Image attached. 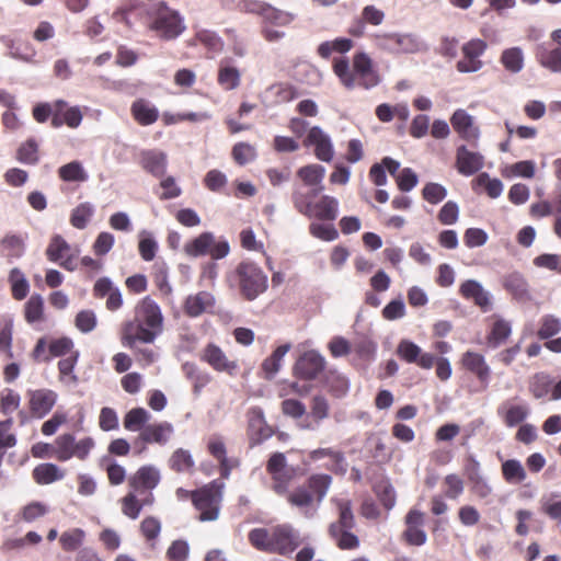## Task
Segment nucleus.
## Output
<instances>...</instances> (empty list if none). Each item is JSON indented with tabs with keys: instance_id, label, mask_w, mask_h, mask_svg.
<instances>
[{
	"instance_id": "1",
	"label": "nucleus",
	"mask_w": 561,
	"mask_h": 561,
	"mask_svg": "<svg viewBox=\"0 0 561 561\" xmlns=\"http://www.w3.org/2000/svg\"><path fill=\"white\" fill-rule=\"evenodd\" d=\"M271 489L279 496H285L287 503L296 507L305 517H312L327 496L332 484V477L327 473L310 474L302 485L289 490L295 477V470L288 469L270 474Z\"/></svg>"
},
{
	"instance_id": "2",
	"label": "nucleus",
	"mask_w": 561,
	"mask_h": 561,
	"mask_svg": "<svg viewBox=\"0 0 561 561\" xmlns=\"http://www.w3.org/2000/svg\"><path fill=\"white\" fill-rule=\"evenodd\" d=\"M145 18L147 28L156 34L161 41H174L186 28L181 14L168 7L164 2L144 5H130L114 12V18L127 26L133 25V20L138 16Z\"/></svg>"
},
{
	"instance_id": "3",
	"label": "nucleus",
	"mask_w": 561,
	"mask_h": 561,
	"mask_svg": "<svg viewBox=\"0 0 561 561\" xmlns=\"http://www.w3.org/2000/svg\"><path fill=\"white\" fill-rule=\"evenodd\" d=\"M163 320L159 305L150 296L144 297L135 306L134 319L122 324L121 343L128 348L153 343L163 331Z\"/></svg>"
},
{
	"instance_id": "4",
	"label": "nucleus",
	"mask_w": 561,
	"mask_h": 561,
	"mask_svg": "<svg viewBox=\"0 0 561 561\" xmlns=\"http://www.w3.org/2000/svg\"><path fill=\"white\" fill-rule=\"evenodd\" d=\"M332 69L340 82L348 90L355 87L369 90L381 81L373 59L365 51H356L353 55L352 66L347 57L334 58Z\"/></svg>"
},
{
	"instance_id": "5",
	"label": "nucleus",
	"mask_w": 561,
	"mask_h": 561,
	"mask_svg": "<svg viewBox=\"0 0 561 561\" xmlns=\"http://www.w3.org/2000/svg\"><path fill=\"white\" fill-rule=\"evenodd\" d=\"M248 540L259 551L279 556L291 554L302 543L299 531L290 524L253 528Z\"/></svg>"
},
{
	"instance_id": "6",
	"label": "nucleus",
	"mask_w": 561,
	"mask_h": 561,
	"mask_svg": "<svg viewBox=\"0 0 561 561\" xmlns=\"http://www.w3.org/2000/svg\"><path fill=\"white\" fill-rule=\"evenodd\" d=\"M230 287L238 289L245 300L252 301L264 294L268 287L267 274L253 261H241L233 271L227 275Z\"/></svg>"
},
{
	"instance_id": "7",
	"label": "nucleus",
	"mask_w": 561,
	"mask_h": 561,
	"mask_svg": "<svg viewBox=\"0 0 561 561\" xmlns=\"http://www.w3.org/2000/svg\"><path fill=\"white\" fill-rule=\"evenodd\" d=\"M320 190L304 191L299 187L295 188L291 194L294 207L299 214L309 219L333 221L339 215V201L333 196L322 195L317 202H313Z\"/></svg>"
},
{
	"instance_id": "8",
	"label": "nucleus",
	"mask_w": 561,
	"mask_h": 561,
	"mask_svg": "<svg viewBox=\"0 0 561 561\" xmlns=\"http://www.w3.org/2000/svg\"><path fill=\"white\" fill-rule=\"evenodd\" d=\"M331 503L337 511V519L329 525V535L341 550H355L359 547V538L352 533L355 527L353 503L347 497L334 496Z\"/></svg>"
},
{
	"instance_id": "9",
	"label": "nucleus",
	"mask_w": 561,
	"mask_h": 561,
	"mask_svg": "<svg viewBox=\"0 0 561 561\" xmlns=\"http://www.w3.org/2000/svg\"><path fill=\"white\" fill-rule=\"evenodd\" d=\"M183 251L190 257L209 255L211 260H221L229 254L230 245L227 240H216L211 232L205 231L187 241Z\"/></svg>"
},
{
	"instance_id": "10",
	"label": "nucleus",
	"mask_w": 561,
	"mask_h": 561,
	"mask_svg": "<svg viewBox=\"0 0 561 561\" xmlns=\"http://www.w3.org/2000/svg\"><path fill=\"white\" fill-rule=\"evenodd\" d=\"M222 500L221 488L215 482L193 491V505L199 512L201 522H213L219 516Z\"/></svg>"
},
{
	"instance_id": "11",
	"label": "nucleus",
	"mask_w": 561,
	"mask_h": 561,
	"mask_svg": "<svg viewBox=\"0 0 561 561\" xmlns=\"http://www.w3.org/2000/svg\"><path fill=\"white\" fill-rule=\"evenodd\" d=\"M294 20V13L277 9L270 4L268 8L262 12L261 34L267 42H278L285 36V33L275 30L274 27L287 26Z\"/></svg>"
},
{
	"instance_id": "12",
	"label": "nucleus",
	"mask_w": 561,
	"mask_h": 561,
	"mask_svg": "<svg viewBox=\"0 0 561 561\" xmlns=\"http://www.w3.org/2000/svg\"><path fill=\"white\" fill-rule=\"evenodd\" d=\"M325 358L314 350L304 352L293 366V375L305 381L318 379L325 371Z\"/></svg>"
},
{
	"instance_id": "13",
	"label": "nucleus",
	"mask_w": 561,
	"mask_h": 561,
	"mask_svg": "<svg viewBox=\"0 0 561 561\" xmlns=\"http://www.w3.org/2000/svg\"><path fill=\"white\" fill-rule=\"evenodd\" d=\"M375 43L379 49L394 55L414 54L420 50V42L411 34H377Z\"/></svg>"
},
{
	"instance_id": "14",
	"label": "nucleus",
	"mask_w": 561,
	"mask_h": 561,
	"mask_svg": "<svg viewBox=\"0 0 561 561\" xmlns=\"http://www.w3.org/2000/svg\"><path fill=\"white\" fill-rule=\"evenodd\" d=\"M528 390L537 400H561V377L556 380L547 373H537L529 378Z\"/></svg>"
},
{
	"instance_id": "15",
	"label": "nucleus",
	"mask_w": 561,
	"mask_h": 561,
	"mask_svg": "<svg viewBox=\"0 0 561 561\" xmlns=\"http://www.w3.org/2000/svg\"><path fill=\"white\" fill-rule=\"evenodd\" d=\"M488 43L481 38H472L461 47L462 58L457 61L456 69L461 73L477 72L483 67L480 57L485 53Z\"/></svg>"
},
{
	"instance_id": "16",
	"label": "nucleus",
	"mask_w": 561,
	"mask_h": 561,
	"mask_svg": "<svg viewBox=\"0 0 561 561\" xmlns=\"http://www.w3.org/2000/svg\"><path fill=\"white\" fill-rule=\"evenodd\" d=\"M28 413L35 419H43L55 407L58 394L51 389H30L26 391Z\"/></svg>"
},
{
	"instance_id": "17",
	"label": "nucleus",
	"mask_w": 561,
	"mask_h": 561,
	"mask_svg": "<svg viewBox=\"0 0 561 561\" xmlns=\"http://www.w3.org/2000/svg\"><path fill=\"white\" fill-rule=\"evenodd\" d=\"M199 358L218 373H226L229 376H234L239 370L238 362L229 359L221 347L215 343L206 344L201 352Z\"/></svg>"
},
{
	"instance_id": "18",
	"label": "nucleus",
	"mask_w": 561,
	"mask_h": 561,
	"mask_svg": "<svg viewBox=\"0 0 561 561\" xmlns=\"http://www.w3.org/2000/svg\"><path fill=\"white\" fill-rule=\"evenodd\" d=\"M302 145L312 147L316 158L323 162H331L334 157V147L330 136L319 126L308 129Z\"/></svg>"
},
{
	"instance_id": "19",
	"label": "nucleus",
	"mask_w": 561,
	"mask_h": 561,
	"mask_svg": "<svg viewBox=\"0 0 561 561\" xmlns=\"http://www.w3.org/2000/svg\"><path fill=\"white\" fill-rule=\"evenodd\" d=\"M404 524L402 540L409 546H423L427 540V535L423 529L424 514L416 508H411L404 517Z\"/></svg>"
},
{
	"instance_id": "20",
	"label": "nucleus",
	"mask_w": 561,
	"mask_h": 561,
	"mask_svg": "<svg viewBox=\"0 0 561 561\" xmlns=\"http://www.w3.org/2000/svg\"><path fill=\"white\" fill-rule=\"evenodd\" d=\"M397 355L408 364H415L422 369L434 367V354L423 352L422 348L410 340H401L397 347Z\"/></svg>"
},
{
	"instance_id": "21",
	"label": "nucleus",
	"mask_w": 561,
	"mask_h": 561,
	"mask_svg": "<svg viewBox=\"0 0 561 561\" xmlns=\"http://www.w3.org/2000/svg\"><path fill=\"white\" fill-rule=\"evenodd\" d=\"M460 365L478 379L483 389L488 388L491 379V368L482 354L467 351L461 355Z\"/></svg>"
},
{
	"instance_id": "22",
	"label": "nucleus",
	"mask_w": 561,
	"mask_h": 561,
	"mask_svg": "<svg viewBox=\"0 0 561 561\" xmlns=\"http://www.w3.org/2000/svg\"><path fill=\"white\" fill-rule=\"evenodd\" d=\"M274 430L265 420L261 408L254 407L248 412V436L251 445H259L265 439L272 437Z\"/></svg>"
},
{
	"instance_id": "23",
	"label": "nucleus",
	"mask_w": 561,
	"mask_h": 561,
	"mask_svg": "<svg viewBox=\"0 0 561 561\" xmlns=\"http://www.w3.org/2000/svg\"><path fill=\"white\" fill-rule=\"evenodd\" d=\"M206 447L208 454L218 461L221 478L227 479L231 470L238 466V460L227 456L225 439L220 435H211L207 440Z\"/></svg>"
},
{
	"instance_id": "24",
	"label": "nucleus",
	"mask_w": 561,
	"mask_h": 561,
	"mask_svg": "<svg viewBox=\"0 0 561 561\" xmlns=\"http://www.w3.org/2000/svg\"><path fill=\"white\" fill-rule=\"evenodd\" d=\"M459 295L469 301H472L482 312L492 309V296L483 286L474 279H467L459 286Z\"/></svg>"
},
{
	"instance_id": "25",
	"label": "nucleus",
	"mask_w": 561,
	"mask_h": 561,
	"mask_svg": "<svg viewBox=\"0 0 561 561\" xmlns=\"http://www.w3.org/2000/svg\"><path fill=\"white\" fill-rule=\"evenodd\" d=\"M160 479L159 470L151 465H146L128 478V485L139 494L148 493L159 484Z\"/></svg>"
},
{
	"instance_id": "26",
	"label": "nucleus",
	"mask_w": 561,
	"mask_h": 561,
	"mask_svg": "<svg viewBox=\"0 0 561 561\" xmlns=\"http://www.w3.org/2000/svg\"><path fill=\"white\" fill-rule=\"evenodd\" d=\"M139 165L154 178H163L168 167V156L159 149H144L138 153Z\"/></svg>"
},
{
	"instance_id": "27",
	"label": "nucleus",
	"mask_w": 561,
	"mask_h": 561,
	"mask_svg": "<svg viewBox=\"0 0 561 561\" xmlns=\"http://www.w3.org/2000/svg\"><path fill=\"white\" fill-rule=\"evenodd\" d=\"M174 427L170 422H156L147 424L138 435V440L144 444H157L160 446L167 445L172 435Z\"/></svg>"
},
{
	"instance_id": "28",
	"label": "nucleus",
	"mask_w": 561,
	"mask_h": 561,
	"mask_svg": "<svg viewBox=\"0 0 561 561\" xmlns=\"http://www.w3.org/2000/svg\"><path fill=\"white\" fill-rule=\"evenodd\" d=\"M309 417L299 424L301 430H314L322 421L330 416L331 407L327 397L322 393L312 396L309 402Z\"/></svg>"
},
{
	"instance_id": "29",
	"label": "nucleus",
	"mask_w": 561,
	"mask_h": 561,
	"mask_svg": "<svg viewBox=\"0 0 561 561\" xmlns=\"http://www.w3.org/2000/svg\"><path fill=\"white\" fill-rule=\"evenodd\" d=\"M215 304L214 295L202 290L186 297L183 304V311L190 318H197L205 312H209L215 307Z\"/></svg>"
},
{
	"instance_id": "30",
	"label": "nucleus",
	"mask_w": 561,
	"mask_h": 561,
	"mask_svg": "<svg viewBox=\"0 0 561 561\" xmlns=\"http://www.w3.org/2000/svg\"><path fill=\"white\" fill-rule=\"evenodd\" d=\"M483 167V157L460 146L456 153V168L462 175L469 176L477 173Z\"/></svg>"
},
{
	"instance_id": "31",
	"label": "nucleus",
	"mask_w": 561,
	"mask_h": 561,
	"mask_svg": "<svg viewBox=\"0 0 561 561\" xmlns=\"http://www.w3.org/2000/svg\"><path fill=\"white\" fill-rule=\"evenodd\" d=\"M308 457L312 461L329 458L330 461L324 466L328 470L336 474H344L346 472L345 457L341 450L333 448H318L311 450Z\"/></svg>"
},
{
	"instance_id": "32",
	"label": "nucleus",
	"mask_w": 561,
	"mask_h": 561,
	"mask_svg": "<svg viewBox=\"0 0 561 561\" xmlns=\"http://www.w3.org/2000/svg\"><path fill=\"white\" fill-rule=\"evenodd\" d=\"M130 114L140 126H149L159 119L158 108L146 99H137L131 103Z\"/></svg>"
},
{
	"instance_id": "33",
	"label": "nucleus",
	"mask_w": 561,
	"mask_h": 561,
	"mask_svg": "<svg viewBox=\"0 0 561 561\" xmlns=\"http://www.w3.org/2000/svg\"><path fill=\"white\" fill-rule=\"evenodd\" d=\"M450 123L455 131L465 140L471 141L479 137V129L473 124V118L465 110H457Z\"/></svg>"
},
{
	"instance_id": "34",
	"label": "nucleus",
	"mask_w": 561,
	"mask_h": 561,
	"mask_svg": "<svg viewBox=\"0 0 561 561\" xmlns=\"http://www.w3.org/2000/svg\"><path fill=\"white\" fill-rule=\"evenodd\" d=\"M217 82L225 91H232L240 87L241 83V71L231 65V60L225 58L220 60Z\"/></svg>"
},
{
	"instance_id": "35",
	"label": "nucleus",
	"mask_w": 561,
	"mask_h": 561,
	"mask_svg": "<svg viewBox=\"0 0 561 561\" xmlns=\"http://www.w3.org/2000/svg\"><path fill=\"white\" fill-rule=\"evenodd\" d=\"M138 492L131 490L121 500L123 514L131 519L138 518L142 507L151 505L154 501L151 492L146 493L142 499H138Z\"/></svg>"
},
{
	"instance_id": "36",
	"label": "nucleus",
	"mask_w": 561,
	"mask_h": 561,
	"mask_svg": "<svg viewBox=\"0 0 561 561\" xmlns=\"http://www.w3.org/2000/svg\"><path fill=\"white\" fill-rule=\"evenodd\" d=\"M497 414L507 427H514L527 419L529 409L526 404L504 402L497 408Z\"/></svg>"
},
{
	"instance_id": "37",
	"label": "nucleus",
	"mask_w": 561,
	"mask_h": 561,
	"mask_svg": "<svg viewBox=\"0 0 561 561\" xmlns=\"http://www.w3.org/2000/svg\"><path fill=\"white\" fill-rule=\"evenodd\" d=\"M536 57L542 67L552 72H561V47L541 44L537 47Z\"/></svg>"
},
{
	"instance_id": "38",
	"label": "nucleus",
	"mask_w": 561,
	"mask_h": 561,
	"mask_svg": "<svg viewBox=\"0 0 561 561\" xmlns=\"http://www.w3.org/2000/svg\"><path fill=\"white\" fill-rule=\"evenodd\" d=\"M184 376L192 382L193 392L199 396L202 390L210 383L213 377L209 373L199 369L194 363L186 362L182 365Z\"/></svg>"
},
{
	"instance_id": "39",
	"label": "nucleus",
	"mask_w": 561,
	"mask_h": 561,
	"mask_svg": "<svg viewBox=\"0 0 561 561\" xmlns=\"http://www.w3.org/2000/svg\"><path fill=\"white\" fill-rule=\"evenodd\" d=\"M512 333L511 323L502 318H496L486 334V344L491 348H497L506 342Z\"/></svg>"
},
{
	"instance_id": "40",
	"label": "nucleus",
	"mask_w": 561,
	"mask_h": 561,
	"mask_svg": "<svg viewBox=\"0 0 561 561\" xmlns=\"http://www.w3.org/2000/svg\"><path fill=\"white\" fill-rule=\"evenodd\" d=\"M503 287L518 300H529L530 295L525 277L519 273H511L503 278Z\"/></svg>"
},
{
	"instance_id": "41",
	"label": "nucleus",
	"mask_w": 561,
	"mask_h": 561,
	"mask_svg": "<svg viewBox=\"0 0 561 561\" xmlns=\"http://www.w3.org/2000/svg\"><path fill=\"white\" fill-rule=\"evenodd\" d=\"M15 159L23 164H37L41 159L38 141L34 137H30L21 142L15 151Z\"/></svg>"
},
{
	"instance_id": "42",
	"label": "nucleus",
	"mask_w": 561,
	"mask_h": 561,
	"mask_svg": "<svg viewBox=\"0 0 561 561\" xmlns=\"http://www.w3.org/2000/svg\"><path fill=\"white\" fill-rule=\"evenodd\" d=\"M32 477L37 484L46 485L61 480L65 473L57 465L46 462L36 466L32 471Z\"/></svg>"
},
{
	"instance_id": "43",
	"label": "nucleus",
	"mask_w": 561,
	"mask_h": 561,
	"mask_svg": "<svg viewBox=\"0 0 561 561\" xmlns=\"http://www.w3.org/2000/svg\"><path fill=\"white\" fill-rule=\"evenodd\" d=\"M168 466L176 473H191L194 471L195 460L187 449L178 448L171 454Z\"/></svg>"
},
{
	"instance_id": "44",
	"label": "nucleus",
	"mask_w": 561,
	"mask_h": 561,
	"mask_svg": "<svg viewBox=\"0 0 561 561\" xmlns=\"http://www.w3.org/2000/svg\"><path fill=\"white\" fill-rule=\"evenodd\" d=\"M323 385L328 391L335 398H341L348 391L350 385L345 376L334 369L323 373Z\"/></svg>"
},
{
	"instance_id": "45",
	"label": "nucleus",
	"mask_w": 561,
	"mask_h": 561,
	"mask_svg": "<svg viewBox=\"0 0 561 561\" xmlns=\"http://www.w3.org/2000/svg\"><path fill=\"white\" fill-rule=\"evenodd\" d=\"M79 352H72L69 356L58 362L59 381L66 385L76 386L79 382L78 376L73 373L78 363Z\"/></svg>"
},
{
	"instance_id": "46",
	"label": "nucleus",
	"mask_w": 561,
	"mask_h": 561,
	"mask_svg": "<svg viewBox=\"0 0 561 561\" xmlns=\"http://www.w3.org/2000/svg\"><path fill=\"white\" fill-rule=\"evenodd\" d=\"M354 47V42L351 38L337 37L333 41H325L318 46L317 53L323 58L328 59L332 53L346 54Z\"/></svg>"
},
{
	"instance_id": "47",
	"label": "nucleus",
	"mask_w": 561,
	"mask_h": 561,
	"mask_svg": "<svg viewBox=\"0 0 561 561\" xmlns=\"http://www.w3.org/2000/svg\"><path fill=\"white\" fill-rule=\"evenodd\" d=\"M58 176L64 182H78L82 183L88 181L89 175L84 170L82 163L80 161H71L61 165L58 171Z\"/></svg>"
},
{
	"instance_id": "48",
	"label": "nucleus",
	"mask_w": 561,
	"mask_h": 561,
	"mask_svg": "<svg viewBox=\"0 0 561 561\" xmlns=\"http://www.w3.org/2000/svg\"><path fill=\"white\" fill-rule=\"evenodd\" d=\"M87 534L81 528H70L59 536V545L60 548L65 552H73L79 550L84 540H85Z\"/></svg>"
},
{
	"instance_id": "49",
	"label": "nucleus",
	"mask_w": 561,
	"mask_h": 561,
	"mask_svg": "<svg viewBox=\"0 0 561 561\" xmlns=\"http://www.w3.org/2000/svg\"><path fill=\"white\" fill-rule=\"evenodd\" d=\"M150 413L144 408H133L129 410L123 420L125 430L130 432L140 431L147 425L150 420Z\"/></svg>"
},
{
	"instance_id": "50",
	"label": "nucleus",
	"mask_w": 561,
	"mask_h": 561,
	"mask_svg": "<svg viewBox=\"0 0 561 561\" xmlns=\"http://www.w3.org/2000/svg\"><path fill=\"white\" fill-rule=\"evenodd\" d=\"M195 42L199 43L211 53H220L224 49V41L216 32L210 30L197 31L191 42V45H194Z\"/></svg>"
},
{
	"instance_id": "51",
	"label": "nucleus",
	"mask_w": 561,
	"mask_h": 561,
	"mask_svg": "<svg viewBox=\"0 0 561 561\" xmlns=\"http://www.w3.org/2000/svg\"><path fill=\"white\" fill-rule=\"evenodd\" d=\"M12 342L13 320L10 317H3L0 320V353L9 359L13 358Z\"/></svg>"
},
{
	"instance_id": "52",
	"label": "nucleus",
	"mask_w": 561,
	"mask_h": 561,
	"mask_svg": "<svg viewBox=\"0 0 561 561\" xmlns=\"http://www.w3.org/2000/svg\"><path fill=\"white\" fill-rule=\"evenodd\" d=\"M325 174V169L321 164L312 163L301 167L297 170V176L308 186L319 185Z\"/></svg>"
},
{
	"instance_id": "53",
	"label": "nucleus",
	"mask_w": 561,
	"mask_h": 561,
	"mask_svg": "<svg viewBox=\"0 0 561 561\" xmlns=\"http://www.w3.org/2000/svg\"><path fill=\"white\" fill-rule=\"evenodd\" d=\"M501 64L512 73H517L524 68V55L519 47H511L503 50Z\"/></svg>"
},
{
	"instance_id": "54",
	"label": "nucleus",
	"mask_w": 561,
	"mask_h": 561,
	"mask_svg": "<svg viewBox=\"0 0 561 561\" xmlns=\"http://www.w3.org/2000/svg\"><path fill=\"white\" fill-rule=\"evenodd\" d=\"M24 318L31 324L44 320V300L41 295L34 294L25 302Z\"/></svg>"
},
{
	"instance_id": "55",
	"label": "nucleus",
	"mask_w": 561,
	"mask_h": 561,
	"mask_svg": "<svg viewBox=\"0 0 561 561\" xmlns=\"http://www.w3.org/2000/svg\"><path fill=\"white\" fill-rule=\"evenodd\" d=\"M71 253L69 243L59 234H55L46 249V256L50 262H59Z\"/></svg>"
},
{
	"instance_id": "56",
	"label": "nucleus",
	"mask_w": 561,
	"mask_h": 561,
	"mask_svg": "<svg viewBox=\"0 0 561 561\" xmlns=\"http://www.w3.org/2000/svg\"><path fill=\"white\" fill-rule=\"evenodd\" d=\"M290 347V344L280 345L272 353L271 356L263 360L262 369L266 374L267 378L274 377V375L279 370L280 363Z\"/></svg>"
},
{
	"instance_id": "57",
	"label": "nucleus",
	"mask_w": 561,
	"mask_h": 561,
	"mask_svg": "<svg viewBox=\"0 0 561 561\" xmlns=\"http://www.w3.org/2000/svg\"><path fill=\"white\" fill-rule=\"evenodd\" d=\"M75 436L72 434H62L55 439L53 450L54 457L59 461H67L72 458Z\"/></svg>"
},
{
	"instance_id": "58",
	"label": "nucleus",
	"mask_w": 561,
	"mask_h": 561,
	"mask_svg": "<svg viewBox=\"0 0 561 561\" xmlns=\"http://www.w3.org/2000/svg\"><path fill=\"white\" fill-rule=\"evenodd\" d=\"M502 474L508 483H520L526 478L524 467L516 459H508L502 463Z\"/></svg>"
},
{
	"instance_id": "59",
	"label": "nucleus",
	"mask_w": 561,
	"mask_h": 561,
	"mask_svg": "<svg viewBox=\"0 0 561 561\" xmlns=\"http://www.w3.org/2000/svg\"><path fill=\"white\" fill-rule=\"evenodd\" d=\"M536 164L531 160H523L505 168L502 175L505 178L520 176L531 179L535 176Z\"/></svg>"
},
{
	"instance_id": "60",
	"label": "nucleus",
	"mask_w": 561,
	"mask_h": 561,
	"mask_svg": "<svg viewBox=\"0 0 561 561\" xmlns=\"http://www.w3.org/2000/svg\"><path fill=\"white\" fill-rule=\"evenodd\" d=\"M476 185L482 186L491 198H497L503 192V183L499 179H491L485 172L480 173L473 181V190Z\"/></svg>"
},
{
	"instance_id": "61",
	"label": "nucleus",
	"mask_w": 561,
	"mask_h": 561,
	"mask_svg": "<svg viewBox=\"0 0 561 561\" xmlns=\"http://www.w3.org/2000/svg\"><path fill=\"white\" fill-rule=\"evenodd\" d=\"M268 91L273 93L275 103H288L298 96V91L295 85L288 82H278L272 84Z\"/></svg>"
},
{
	"instance_id": "62",
	"label": "nucleus",
	"mask_w": 561,
	"mask_h": 561,
	"mask_svg": "<svg viewBox=\"0 0 561 561\" xmlns=\"http://www.w3.org/2000/svg\"><path fill=\"white\" fill-rule=\"evenodd\" d=\"M21 397L11 388H4L0 392V413L11 415L20 408Z\"/></svg>"
},
{
	"instance_id": "63",
	"label": "nucleus",
	"mask_w": 561,
	"mask_h": 561,
	"mask_svg": "<svg viewBox=\"0 0 561 561\" xmlns=\"http://www.w3.org/2000/svg\"><path fill=\"white\" fill-rule=\"evenodd\" d=\"M93 213L94 209L90 203H81L72 210L70 215V224L77 229H84Z\"/></svg>"
},
{
	"instance_id": "64",
	"label": "nucleus",
	"mask_w": 561,
	"mask_h": 561,
	"mask_svg": "<svg viewBox=\"0 0 561 561\" xmlns=\"http://www.w3.org/2000/svg\"><path fill=\"white\" fill-rule=\"evenodd\" d=\"M381 505L387 510H391L396 505V491L389 481H381L374 486Z\"/></svg>"
}]
</instances>
